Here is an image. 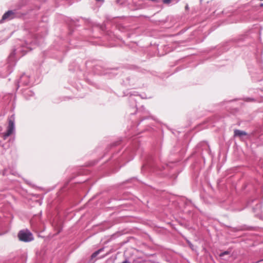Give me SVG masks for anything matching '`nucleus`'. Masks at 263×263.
<instances>
[{
    "instance_id": "4468645a",
    "label": "nucleus",
    "mask_w": 263,
    "mask_h": 263,
    "mask_svg": "<svg viewBox=\"0 0 263 263\" xmlns=\"http://www.w3.org/2000/svg\"><path fill=\"white\" fill-rule=\"evenodd\" d=\"M185 8H186V9H187V8H188V6H187V5H186V6H185Z\"/></svg>"
},
{
    "instance_id": "20e7f679",
    "label": "nucleus",
    "mask_w": 263,
    "mask_h": 263,
    "mask_svg": "<svg viewBox=\"0 0 263 263\" xmlns=\"http://www.w3.org/2000/svg\"><path fill=\"white\" fill-rule=\"evenodd\" d=\"M15 16V12L12 10H9L3 15L2 20H10Z\"/></svg>"
},
{
    "instance_id": "2eb2a0df",
    "label": "nucleus",
    "mask_w": 263,
    "mask_h": 263,
    "mask_svg": "<svg viewBox=\"0 0 263 263\" xmlns=\"http://www.w3.org/2000/svg\"><path fill=\"white\" fill-rule=\"evenodd\" d=\"M248 99V101H250V100H252V99H250V98H249V99Z\"/></svg>"
},
{
    "instance_id": "f8f14e48",
    "label": "nucleus",
    "mask_w": 263,
    "mask_h": 263,
    "mask_svg": "<svg viewBox=\"0 0 263 263\" xmlns=\"http://www.w3.org/2000/svg\"><path fill=\"white\" fill-rule=\"evenodd\" d=\"M97 2H103L104 0H96Z\"/></svg>"
},
{
    "instance_id": "9b49d317",
    "label": "nucleus",
    "mask_w": 263,
    "mask_h": 263,
    "mask_svg": "<svg viewBox=\"0 0 263 263\" xmlns=\"http://www.w3.org/2000/svg\"><path fill=\"white\" fill-rule=\"evenodd\" d=\"M27 92H30L32 94H33V92H31L30 90H27L26 91L25 93V95L27 93Z\"/></svg>"
},
{
    "instance_id": "39448f33",
    "label": "nucleus",
    "mask_w": 263,
    "mask_h": 263,
    "mask_svg": "<svg viewBox=\"0 0 263 263\" xmlns=\"http://www.w3.org/2000/svg\"><path fill=\"white\" fill-rule=\"evenodd\" d=\"M247 134L244 131L236 129L234 130V136L242 138L243 136H247Z\"/></svg>"
},
{
    "instance_id": "9d476101",
    "label": "nucleus",
    "mask_w": 263,
    "mask_h": 263,
    "mask_svg": "<svg viewBox=\"0 0 263 263\" xmlns=\"http://www.w3.org/2000/svg\"><path fill=\"white\" fill-rule=\"evenodd\" d=\"M163 2L164 4H169L171 3V0H163Z\"/></svg>"
},
{
    "instance_id": "f03ea898",
    "label": "nucleus",
    "mask_w": 263,
    "mask_h": 263,
    "mask_svg": "<svg viewBox=\"0 0 263 263\" xmlns=\"http://www.w3.org/2000/svg\"><path fill=\"white\" fill-rule=\"evenodd\" d=\"M18 237L21 241L24 242H30L33 240L32 234L27 230L20 231Z\"/></svg>"
},
{
    "instance_id": "ddd939ff",
    "label": "nucleus",
    "mask_w": 263,
    "mask_h": 263,
    "mask_svg": "<svg viewBox=\"0 0 263 263\" xmlns=\"http://www.w3.org/2000/svg\"><path fill=\"white\" fill-rule=\"evenodd\" d=\"M34 44H37V41H36V40H35V41H34Z\"/></svg>"
},
{
    "instance_id": "7ed1b4c3",
    "label": "nucleus",
    "mask_w": 263,
    "mask_h": 263,
    "mask_svg": "<svg viewBox=\"0 0 263 263\" xmlns=\"http://www.w3.org/2000/svg\"><path fill=\"white\" fill-rule=\"evenodd\" d=\"M18 83L19 86L22 85H27L30 83L29 78L28 76L23 74L21 77Z\"/></svg>"
},
{
    "instance_id": "423d86ee",
    "label": "nucleus",
    "mask_w": 263,
    "mask_h": 263,
    "mask_svg": "<svg viewBox=\"0 0 263 263\" xmlns=\"http://www.w3.org/2000/svg\"><path fill=\"white\" fill-rule=\"evenodd\" d=\"M30 44H31V43H30V44H29L28 43H26L25 46H23V47H22L23 48L22 49V52L26 53L28 50H31L32 49V48L31 47Z\"/></svg>"
},
{
    "instance_id": "1a4fd4ad",
    "label": "nucleus",
    "mask_w": 263,
    "mask_h": 263,
    "mask_svg": "<svg viewBox=\"0 0 263 263\" xmlns=\"http://www.w3.org/2000/svg\"><path fill=\"white\" fill-rule=\"evenodd\" d=\"M230 254L229 252L228 251H225L224 252H222L220 254V257H223L225 255H229Z\"/></svg>"
},
{
    "instance_id": "dca6fc26",
    "label": "nucleus",
    "mask_w": 263,
    "mask_h": 263,
    "mask_svg": "<svg viewBox=\"0 0 263 263\" xmlns=\"http://www.w3.org/2000/svg\"><path fill=\"white\" fill-rule=\"evenodd\" d=\"M260 261H263V259L260 261H259L258 262H260Z\"/></svg>"
},
{
    "instance_id": "f257e3e1",
    "label": "nucleus",
    "mask_w": 263,
    "mask_h": 263,
    "mask_svg": "<svg viewBox=\"0 0 263 263\" xmlns=\"http://www.w3.org/2000/svg\"><path fill=\"white\" fill-rule=\"evenodd\" d=\"M2 127L0 126V135L6 139L8 137L12 135L15 130L14 119L11 117L9 119V123L6 133H2Z\"/></svg>"
},
{
    "instance_id": "6e6552de",
    "label": "nucleus",
    "mask_w": 263,
    "mask_h": 263,
    "mask_svg": "<svg viewBox=\"0 0 263 263\" xmlns=\"http://www.w3.org/2000/svg\"><path fill=\"white\" fill-rule=\"evenodd\" d=\"M100 250H98L97 251H96L91 255V257L94 258L96 257L99 253Z\"/></svg>"
},
{
    "instance_id": "0eeeda50",
    "label": "nucleus",
    "mask_w": 263,
    "mask_h": 263,
    "mask_svg": "<svg viewBox=\"0 0 263 263\" xmlns=\"http://www.w3.org/2000/svg\"><path fill=\"white\" fill-rule=\"evenodd\" d=\"M19 52H22V49H15L12 53H11L9 58L12 59L13 57L16 54H17Z\"/></svg>"
}]
</instances>
